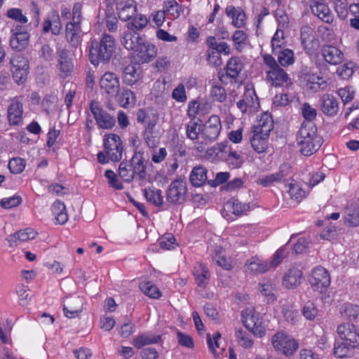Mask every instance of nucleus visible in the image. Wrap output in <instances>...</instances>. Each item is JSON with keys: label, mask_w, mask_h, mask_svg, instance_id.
<instances>
[{"label": "nucleus", "mask_w": 359, "mask_h": 359, "mask_svg": "<svg viewBox=\"0 0 359 359\" xmlns=\"http://www.w3.org/2000/svg\"><path fill=\"white\" fill-rule=\"evenodd\" d=\"M357 346L350 342L337 341L334 347V355L337 358L348 357L352 354L353 350Z\"/></svg>", "instance_id": "obj_34"}, {"label": "nucleus", "mask_w": 359, "mask_h": 359, "mask_svg": "<svg viewBox=\"0 0 359 359\" xmlns=\"http://www.w3.org/2000/svg\"><path fill=\"white\" fill-rule=\"evenodd\" d=\"M244 67L241 60L238 57H231L224 68L225 73H219V79L223 83H227V79H231L233 83L238 81L239 74Z\"/></svg>", "instance_id": "obj_12"}, {"label": "nucleus", "mask_w": 359, "mask_h": 359, "mask_svg": "<svg viewBox=\"0 0 359 359\" xmlns=\"http://www.w3.org/2000/svg\"><path fill=\"white\" fill-rule=\"evenodd\" d=\"M140 289L146 295L151 298L158 299L161 297V292L158 287L151 282H142L140 283Z\"/></svg>", "instance_id": "obj_46"}, {"label": "nucleus", "mask_w": 359, "mask_h": 359, "mask_svg": "<svg viewBox=\"0 0 359 359\" xmlns=\"http://www.w3.org/2000/svg\"><path fill=\"white\" fill-rule=\"evenodd\" d=\"M29 34H21L19 36L18 35H11L10 39V46L11 47L20 52L26 48V47L29 44Z\"/></svg>", "instance_id": "obj_36"}, {"label": "nucleus", "mask_w": 359, "mask_h": 359, "mask_svg": "<svg viewBox=\"0 0 359 359\" xmlns=\"http://www.w3.org/2000/svg\"><path fill=\"white\" fill-rule=\"evenodd\" d=\"M341 314L349 320H359V307L351 304H344L341 309Z\"/></svg>", "instance_id": "obj_42"}, {"label": "nucleus", "mask_w": 359, "mask_h": 359, "mask_svg": "<svg viewBox=\"0 0 359 359\" xmlns=\"http://www.w3.org/2000/svg\"><path fill=\"white\" fill-rule=\"evenodd\" d=\"M83 301L79 296L67 297L64 300L63 311L65 316L76 318L83 310Z\"/></svg>", "instance_id": "obj_17"}, {"label": "nucleus", "mask_w": 359, "mask_h": 359, "mask_svg": "<svg viewBox=\"0 0 359 359\" xmlns=\"http://www.w3.org/2000/svg\"><path fill=\"white\" fill-rule=\"evenodd\" d=\"M121 43L127 50H134V59L137 64L149 63L157 55L156 46L136 33H124Z\"/></svg>", "instance_id": "obj_1"}, {"label": "nucleus", "mask_w": 359, "mask_h": 359, "mask_svg": "<svg viewBox=\"0 0 359 359\" xmlns=\"http://www.w3.org/2000/svg\"><path fill=\"white\" fill-rule=\"evenodd\" d=\"M163 11L165 14L170 15L172 19H177L180 17L182 6L175 0H165Z\"/></svg>", "instance_id": "obj_41"}, {"label": "nucleus", "mask_w": 359, "mask_h": 359, "mask_svg": "<svg viewBox=\"0 0 359 359\" xmlns=\"http://www.w3.org/2000/svg\"><path fill=\"white\" fill-rule=\"evenodd\" d=\"M247 271L254 273H264L269 269V265L257 258H252L245 264Z\"/></svg>", "instance_id": "obj_35"}, {"label": "nucleus", "mask_w": 359, "mask_h": 359, "mask_svg": "<svg viewBox=\"0 0 359 359\" xmlns=\"http://www.w3.org/2000/svg\"><path fill=\"white\" fill-rule=\"evenodd\" d=\"M81 26L67 23L65 26V36L72 47L77 48L81 43Z\"/></svg>", "instance_id": "obj_23"}, {"label": "nucleus", "mask_w": 359, "mask_h": 359, "mask_svg": "<svg viewBox=\"0 0 359 359\" xmlns=\"http://www.w3.org/2000/svg\"><path fill=\"white\" fill-rule=\"evenodd\" d=\"M25 168V161L21 158H13L9 161L8 168L12 173L20 174L24 170Z\"/></svg>", "instance_id": "obj_49"}, {"label": "nucleus", "mask_w": 359, "mask_h": 359, "mask_svg": "<svg viewBox=\"0 0 359 359\" xmlns=\"http://www.w3.org/2000/svg\"><path fill=\"white\" fill-rule=\"evenodd\" d=\"M82 8L83 6L81 3L76 2L74 4L72 13V21L68 23L81 26V22L83 19Z\"/></svg>", "instance_id": "obj_47"}, {"label": "nucleus", "mask_w": 359, "mask_h": 359, "mask_svg": "<svg viewBox=\"0 0 359 359\" xmlns=\"http://www.w3.org/2000/svg\"><path fill=\"white\" fill-rule=\"evenodd\" d=\"M161 340V335L151 333H142L133 339V345L137 348H142L144 346L158 343Z\"/></svg>", "instance_id": "obj_29"}, {"label": "nucleus", "mask_w": 359, "mask_h": 359, "mask_svg": "<svg viewBox=\"0 0 359 359\" xmlns=\"http://www.w3.org/2000/svg\"><path fill=\"white\" fill-rule=\"evenodd\" d=\"M273 54L277 57V62L283 67L292 65L294 62V52L291 49L283 48Z\"/></svg>", "instance_id": "obj_31"}, {"label": "nucleus", "mask_w": 359, "mask_h": 359, "mask_svg": "<svg viewBox=\"0 0 359 359\" xmlns=\"http://www.w3.org/2000/svg\"><path fill=\"white\" fill-rule=\"evenodd\" d=\"M207 179V170L201 165L194 167L189 176L190 182L194 187L202 186Z\"/></svg>", "instance_id": "obj_30"}, {"label": "nucleus", "mask_w": 359, "mask_h": 359, "mask_svg": "<svg viewBox=\"0 0 359 359\" xmlns=\"http://www.w3.org/2000/svg\"><path fill=\"white\" fill-rule=\"evenodd\" d=\"M194 276L198 287L205 289L210 279V273L206 266L200 264L198 267H195Z\"/></svg>", "instance_id": "obj_26"}, {"label": "nucleus", "mask_w": 359, "mask_h": 359, "mask_svg": "<svg viewBox=\"0 0 359 359\" xmlns=\"http://www.w3.org/2000/svg\"><path fill=\"white\" fill-rule=\"evenodd\" d=\"M232 40L234 42L236 48L238 50L246 44L248 35L243 30H236L232 36Z\"/></svg>", "instance_id": "obj_60"}, {"label": "nucleus", "mask_w": 359, "mask_h": 359, "mask_svg": "<svg viewBox=\"0 0 359 359\" xmlns=\"http://www.w3.org/2000/svg\"><path fill=\"white\" fill-rule=\"evenodd\" d=\"M337 333L344 341L350 342L356 346H359V334L353 325L346 323L339 325Z\"/></svg>", "instance_id": "obj_20"}, {"label": "nucleus", "mask_w": 359, "mask_h": 359, "mask_svg": "<svg viewBox=\"0 0 359 359\" xmlns=\"http://www.w3.org/2000/svg\"><path fill=\"white\" fill-rule=\"evenodd\" d=\"M57 68L60 72V76L64 78L67 76L73 70L72 59L70 57L69 52L65 48L57 51Z\"/></svg>", "instance_id": "obj_16"}, {"label": "nucleus", "mask_w": 359, "mask_h": 359, "mask_svg": "<svg viewBox=\"0 0 359 359\" xmlns=\"http://www.w3.org/2000/svg\"><path fill=\"white\" fill-rule=\"evenodd\" d=\"M10 64L15 81L18 83H24L27 79L29 69L27 59L19 53H14L11 58Z\"/></svg>", "instance_id": "obj_6"}, {"label": "nucleus", "mask_w": 359, "mask_h": 359, "mask_svg": "<svg viewBox=\"0 0 359 359\" xmlns=\"http://www.w3.org/2000/svg\"><path fill=\"white\" fill-rule=\"evenodd\" d=\"M8 119L10 125H18L22 120V104L13 101L8 108Z\"/></svg>", "instance_id": "obj_28"}, {"label": "nucleus", "mask_w": 359, "mask_h": 359, "mask_svg": "<svg viewBox=\"0 0 359 359\" xmlns=\"http://www.w3.org/2000/svg\"><path fill=\"white\" fill-rule=\"evenodd\" d=\"M301 42L305 48L313 43H317L316 32L313 27L309 25L302 26L301 28Z\"/></svg>", "instance_id": "obj_33"}, {"label": "nucleus", "mask_w": 359, "mask_h": 359, "mask_svg": "<svg viewBox=\"0 0 359 359\" xmlns=\"http://www.w3.org/2000/svg\"><path fill=\"white\" fill-rule=\"evenodd\" d=\"M100 89L110 98L115 97L120 91V81L118 75L114 72H105L100 80Z\"/></svg>", "instance_id": "obj_10"}, {"label": "nucleus", "mask_w": 359, "mask_h": 359, "mask_svg": "<svg viewBox=\"0 0 359 359\" xmlns=\"http://www.w3.org/2000/svg\"><path fill=\"white\" fill-rule=\"evenodd\" d=\"M116 10L122 21L131 20L137 13V6L134 0H114Z\"/></svg>", "instance_id": "obj_15"}, {"label": "nucleus", "mask_w": 359, "mask_h": 359, "mask_svg": "<svg viewBox=\"0 0 359 359\" xmlns=\"http://www.w3.org/2000/svg\"><path fill=\"white\" fill-rule=\"evenodd\" d=\"M142 135L144 142L149 148H155L158 144V137L154 135V131L144 130Z\"/></svg>", "instance_id": "obj_61"}, {"label": "nucleus", "mask_w": 359, "mask_h": 359, "mask_svg": "<svg viewBox=\"0 0 359 359\" xmlns=\"http://www.w3.org/2000/svg\"><path fill=\"white\" fill-rule=\"evenodd\" d=\"M106 27L110 32H115L118 29V21L115 15L111 4H107L104 11Z\"/></svg>", "instance_id": "obj_32"}, {"label": "nucleus", "mask_w": 359, "mask_h": 359, "mask_svg": "<svg viewBox=\"0 0 359 359\" xmlns=\"http://www.w3.org/2000/svg\"><path fill=\"white\" fill-rule=\"evenodd\" d=\"M249 203H243L239 200L231 198L229 200L224 206V210L231 212L236 216H241L250 210Z\"/></svg>", "instance_id": "obj_27"}, {"label": "nucleus", "mask_w": 359, "mask_h": 359, "mask_svg": "<svg viewBox=\"0 0 359 359\" xmlns=\"http://www.w3.org/2000/svg\"><path fill=\"white\" fill-rule=\"evenodd\" d=\"M90 110L100 128L109 130L115 126V117L102 109L96 101L90 102Z\"/></svg>", "instance_id": "obj_9"}, {"label": "nucleus", "mask_w": 359, "mask_h": 359, "mask_svg": "<svg viewBox=\"0 0 359 359\" xmlns=\"http://www.w3.org/2000/svg\"><path fill=\"white\" fill-rule=\"evenodd\" d=\"M133 21L128 25V28L132 30H141L147 25L146 16L140 14L135 18H133Z\"/></svg>", "instance_id": "obj_52"}, {"label": "nucleus", "mask_w": 359, "mask_h": 359, "mask_svg": "<svg viewBox=\"0 0 359 359\" xmlns=\"http://www.w3.org/2000/svg\"><path fill=\"white\" fill-rule=\"evenodd\" d=\"M268 137L261 134L253 133V135L250 139L253 149L259 154L265 151L267 148Z\"/></svg>", "instance_id": "obj_39"}, {"label": "nucleus", "mask_w": 359, "mask_h": 359, "mask_svg": "<svg viewBox=\"0 0 359 359\" xmlns=\"http://www.w3.org/2000/svg\"><path fill=\"white\" fill-rule=\"evenodd\" d=\"M271 43L273 53H276L279 49L285 48L286 41L285 40L284 31L277 29L271 39Z\"/></svg>", "instance_id": "obj_45"}, {"label": "nucleus", "mask_w": 359, "mask_h": 359, "mask_svg": "<svg viewBox=\"0 0 359 359\" xmlns=\"http://www.w3.org/2000/svg\"><path fill=\"white\" fill-rule=\"evenodd\" d=\"M7 16L20 24L27 22V18L22 14V10L19 8H11L7 12Z\"/></svg>", "instance_id": "obj_62"}, {"label": "nucleus", "mask_w": 359, "mask_h": 359, "mask_svg": "<svg viewBox=\"0 0 359 359\" xmlns=\"http://www.w3.org/2000/svg\"><path fill=\"white\" fill-rule=\"evenodd\" d=\"M123 79L128 85H133L139 79V74L133 65H128L124 68Z\"/></svg>", "instance_id": "obj_44"}, {"label": "nucleus", "mask_w": 359, "mask_h": 359, "mask_svg": "<svg viewBox=\"0 0 359 359\" xmlns=\"http://www.w3.org/2000/svg\"><path fill=\"white\" fill-rule=\"evenodd\" d=\"M303 278L302 267L301 266H292L285 273L283 284L288 288H294L301 284Z\"/></svg>", "instance_id": "obj_18"}, {"label": "nucleus", "mask_w": 359, "mask_h": 359, "mask_svg": "<svg viewBox=\"0 0 359 359\" xmlns=\"http://www.w3.org/2000/svg\"><path fill=\"white\" fill-rule=\"evenodd\" d=\"M187 193V182L183 180H176L171 182L166 194V199L174 205L182 204Z\"/></svg>", "instance_id": "obj_8"}, {"label": "nucleus", "mask_w": 359, "mask_h": 359, "mask_svg": "<svg viewBox=\"0 0 359 359\" xmlns=\"http://www.w3.org/2000/svg\"><path fill=\"white\" fill-rule=\"evenodd\" d=\"M333 2L338 17L341 19H345L348 13L347 0H333Z\"/></svg>", "instance_id": "obj_51"}, {"label": "nucleus", "mask_w": 359, "mask_h": 359, "mask_svg": "<svg viewBox=\"0 0 359 359\" xmlns=\"http://www.w3.org/2000/svg\"><path fill=\"white\" fill-rule=\"evenodd\" d=\"M288 192L291 198L297 202L301 201L306 196L305 191L297 184L290 183Z\"/></svg>", "instance_id": "obj_50"}, {"label": "nucleus", "mask_w": 359, "mask_h": 359, "mask_svg": "<svg viewBox=\"0 0 359 359\" xmlns=\"http://www.w3.org/2000/svg\"><path fill=\"white\" fill-rule=\"evenodd\" d=\"M241 315L245 327L250 331L251 328H255V321L259 314L252 309H245L242 311Z\"/></svg>", "instance_id": "obj_43"}, {"label": "nucleus", "mask_w": 359, "mask_h": 359, "mask_svg": "<svg viewBox=\"0 0 359 359\" xmlns=\"http://www.w3.org/2000/svg\"><path fill=\"white\" fill-rule=\"evenodd\" d=\"M200 133L202 134V126L197 122L190 121L187 126V136L191 140L198 138Z\"/></svg>", "instance_id": "obj_48"}, {"label": "nucleus", "mask_w": 359, "mask_h": 359, "mask_svg": "<svg viewBox=\"0 0 359 359\" xmlns=\"http://www.w3.org/2000/svg\"><path fill=\"white\" fill-rule=\"evenodd\" d=\"M144 196L146 199L155 205L156 206H161L163 203V196L162 191L160 189H152L150 188L145 189Z\"/></svg>", "instance_id": "obj_40"}, {"label": "nucleus", "mask_w": 359, "mask_h": 359, "mask_svg": "<svg viewBox=\"0 0 359 359\" xmlns=\"http://www.w3.org/2000/svg\"><path fill=\"white\" fill-rule=\"evenodd\" d=\"M273 128V121L272 117L269 114L265 113L262 114L257 124L252 127V133L269 137Z\"/></svg>", "instance_id": "obj_21"}, {"label": "nucleus", "mask_w": 359, "mask_h": 359, "mask_svg": "<svg viewBox=\"0 0 359 359\" xmlns=\"http://www.w3.org/2000/svg\"><path fill=\"white\" fill-rule=\"evenodd\" d=\"M263 61L264 65L269 68L266 72V80L272 86L277 87L283 86L285 84L286 87L288 88L292 85V82L287 72L283 69V67L278 65L271 55H264Z\"/></svg>", "instance_id": "obj_5"}, {"label": "nucleus", "mask_w": 359, "mask_h": 359, "mask_svg": "<svg viewBox=\"0 0 359 359\" xmlns=\"http://www.w3.org/2000/svg\"><path fill=\"white\" fill-rule=\"evenodd\" d=\"M297 143L300 152L304 156H311L319 149L322 138L318 135L317 127L313 122L302 123L298 133Z\"/></svg>", "instance_id": "obj_3"}, {"label": "nucleus", "mask_w": 359, "mask_h": 359, "mask_svg": "<svg viewBox=\"0 0 359 359\" xmlns=\"http://www.w3.org/2000/svg\"><path fill=\"white\" fill-rule=\"evenodd\" d=\"M212 97L218 102H222L226 98L225 89L219 85H213L210 90Z\"/></svg>", "instance_id": "obj_58"}, {"label": "nucleus", "mask_w": 359, "mask_h": 359, "mask_svg": "<svg viewBox=\"0 0 359 359\" xmlns=\"http://www.w3.org/2000/svg\"><path fill=\"white\" fill-rule=\"evenodd\" d=\"M104 150L99 151L97 156L98 162L105 164L111 161H121L123 155V142L119 135L114 133L105 135L103 139Z\"/></svg>", "instance_id": "obj_4"}, {"label": "nucleus", "mask_w": 359, "mask_h": 359, "mask_svg": "<svg viewBox=\"0 0 359 359\" xmlns=\"http://www.w3.org/2000/svg\"><path fill=\"white\" fill-rule=\"evenodd\" d=\"M52 212L55 215L58 224H63L68 220L66 207L62 202L60 201L54 202L52 205Z\"/></svg>", "instance_id": "obj_38"}, {"label": "nucleus", "mask_w": 359, "mask_h": 359, "mask_svg": "<svg viewBox=\"0 0 359 359\" xmlns=\"http://www.w3.org/2000/svg\"><path fill=\"white\" fill-rule=\"evenodd\" d=\"M222 123L217 115H212L202 126V137L208 142L216 140L221 132Z\"/></svg>", "instance_id": "obj_13"}, {"label": "nucleus", "mask_w": 359, "mask_h": 359, "mask_svg": "<svg viewBox=\"0 0 359 359\" xmlns=\"http://www.w3.org/2000/svg\"><path fill=\"white\" fill-rule=\"evenodd\" d=\"M88 48V57L91 64L97 66L101 62L108 63L116 50L114 38L109 34H104L100 41L92 40Z\"/></svg>", "instance_id": "obj_2"}, {"label": "nucleus", "mask_w": 359, "mask_h": 359, "mask_svg": "<svg viewBox=\"0 0 359 359\" xmlns=\"http://www.w3.org/2000/svg\"><path fill=\"white\" fill-rule=\"evenodd\" d=\"M272 344L277 351L286 355H292L298 348L296 340L282 332L273 336Z\"/></svg>", "instance_id": "obj_7"}, {"label": "nucleus", "mask_w": 359, "mask_h": 359, "mask_svg": "<svg viewBox=\"0 0 359 359\" xmlns=\"http://www.w3.org/2000/svg\"><path fill=\"white\" fill-rule=\"evenodd\" d=\"M275 17L278 22V28L284 31L289 27L290 20L287 15L282 10H276Z\"/></svg>", "instance_id": "obj_56"}, {"label": "nucleus", "mask_w": 359, "mask_h": 359, "mask_svg": "<svg viewBox=\"0 0 359 359\" xmlns=\"http://www.w3.org/2000/svg\"><path fill=\"white\" fill-rule=\"evenodd\" d=\"M309 283L313 290L324 292L330 285V277L327 271L320 266H316L311 272Z\"/></svg>", "instance_id": "obj_11"}, {"label": "nucleus", "mask_w": 359, "mask_h": 359, "mask_svg": "<svg viewBox=\"0 0 359 359\" xmlns=\"http://www.w3.org/2000/svg\"><path fill=\"white\" fill-rule=\"evenodd\" d=\"M354 67L353 62L346 63L338 67L337 73L342 79H347L353 75Z\"/></svg>", "instance_id": "obj_53"}, {"label": "nucleus", "mask_w": 359, "mask_h": 359, "mask_svg": "<svg viewBox=\"0 0 359 359\" xmlns=\"http://www.w3.org/2000/svg\"><path fill=\"white\" fill-rule=\"evenodd\" d=\"M118 173L119 176L123 179L124 181L127 182H130L135 177L136 173L134 172V170H130L127 168V163L125 162H121L119 165L118 168Z\"/></svg>", "instance_id": "obj_55"}, {"label": "nucleus", "mask_w": 359, "mask_h": 359, "mask_svg": "<svg viewBox=\"0 0 359 359\" xmlns=\"http://www.w3.org/2000/svg\"><path fill=\"white\" fill-rule=\"evenodd\" d=\"M318 310L316 309L314 304L311 302H307L302 310L304 316L310 320H313L318 315Z\"/></svg>", "instance_id": "obj_57"}, {"label": "nucleus", "mask_w": 359, "mask_h": 359, "mask_svg": "<svg viewBox=\"0 0 359 359\" xmlns=\"http://www.w3.org/2000/svg\"><path fill=\"white\" fill-rule=\"evenodd\" d=\"M291 99L287 93L276 94L273 98V106L285 107L290 104Z\"/></svg>", "instance_id": "obj_64"}, {"label": "nucleus", "mask_w": 359, "mask_h": 359, "mask_svg": "<svg viewBox=\"0 0 359 359\" xmlns=\"http://www.w3.org/2000/svg\"><path fill=\"white\" fill-rule=\"evenodd\" d=\"M104 176L108 180L109 185L116 190H121L123 189L122 183L118 180L117 175L111 170H107L104 172Z\"/></svg>", "instance_id": "obj_54"}, {"label": "nucleus", "mask_w": 359, "mask_h": 359, "mask_svg": "<svg viewBox=\"0 0 359 359\" xmlns=\"http://www.w3.org/2000/svg\"><path fill=\"white\" fill-rule=\"evenodd\" d=\"M321 110L323 113L328 116L336 115L339 110V103L332 95H324L321 100Z\"/></svg>", "instance_id": "obj_24"}, {"label": "nucleus", "mask_w": 359, "mask_h": 359, "mask_svg": "<svg viewBox=\"0 0 359 359\" xmlns=\"http://www.w3.org/2000/svg\"><path fill=\"white\" fill-rule=\"evenodd\" d=\"M322 55L325 60L331 65L340 64L343 60V53L335 46H323L322 48Z\"/></svg>", "instance_id": "obj_22"}, {"label": "nucleus", "mask_w": 359, "mask_h": 359, "mask_svg": "<svg viewBox=\"0 0 359 359\" xmlns=\"http://www.w3.org/2000/svg\"><path fill=\"white\" fill-rule=\"evenodd\" d=\"M310 8L312 13L323 22L328 24L333 22L334 15L326 4L313 0L310 4Z\"/></svg>", "instance_id": "obj_19"}, {"label": "nucleus", "mask_w": 359, "mask_h": 359, "mask_svg": "<svg viewBox=\"0 0 359 359\" xmlns=\"http://www.w3.org/2000/svg\"><path fill=\"white\" fill-rule=\"evenodd\" d=\"M275 287L271 283H264L261 285V293L267 297V301L273 302L276 299L274 294Z\"/></svg>", "instance_id": "obj_63"}, {"label": "nucleus", "mask_w": 359, "mask_h": 359, "mask_svg": "<svg viewBox=\"0 0 359 359\" xmlns=\"http://www.w3.org/2000/svg\"><path fill=\"white\" fill-rule=\"evenodd\" d=\"M117 102L122 107H128L133 106L136 102V97L133 91L128 89L123 88L121 94L118 93Z\"/></svg>", "instance_id": "obj_37"}, {"label": "nucleus", "mask_w": 359, "mask_h": 359, "mask_svg": "<svg viewBox=\"0 0 359 359\" xmlns=\"http://www.w3.org/2000/svg\"><path fill=\"white\" fill-rule=\"evenodd\" d=\"M302 114L305 118V121H311L314 120L317 115L316 109L312 107L309 103L305 102L302 106Z\"/></svg>", "instance_id": "obj_59"}, {"label": "nucleus", "mask_w": 359, "mask_h": 359, "mask_svg": "<svg viewBox=\"0 0 359 359\" xmlns=\"http://www.w3.org/2000/svg\"><path fill=\"white\" fill-rule=\"evenodd\" d=\"M149 162V155L141 150H135L130 164L140 180L146 179V168Z\"/></svg>", "instance_id": "obj_14"}, {"label": "nucleus", "mask_w": 359, "mask_h": 359, "mask_svg": "<svg viewBox=\"0 0 359 359\" xmlns=\"http://www.w3.org/2000/svg\"><path fill=\"white\" fill-rule=\"evenodd\" d=\"M226 15L232 18V24L234 27L241 28L245 26L246 15L241 8H236L233 6H229L226 8Z\"/></svg>", "instance_id": "obj_25"}]
</instances>
